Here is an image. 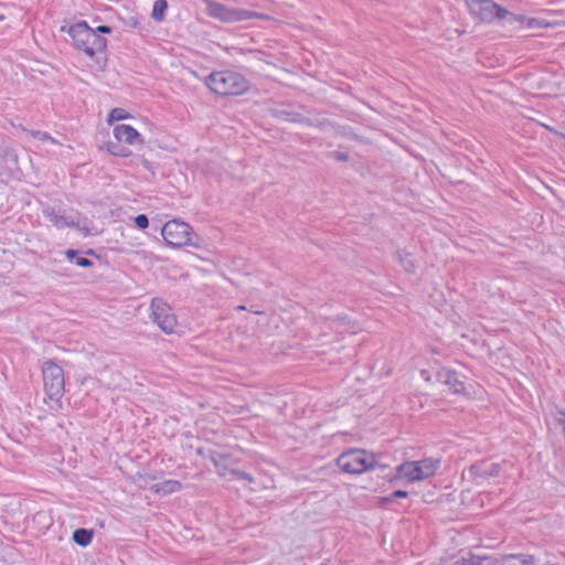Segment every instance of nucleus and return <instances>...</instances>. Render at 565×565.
Wrapping results in <instances>:
<instances>
[{"instance_id":"obj_1","label":"nucleus","mask_w":565,"mask_h":565,"mask_svg":"<svg viewBox=\"0 0 565 565\" xmlns=\"http://www.w3.org/2000/svg\"><path fill=\"white\" fill-rule=\"evenodd\" d=\"M204 84L211 92L221 96L242 95L249 88L246 77L232 70L212 72L204 77Z\"/></svg>"},{"instance_id":"obj_2","label":"nucleus","mask_w":565,"mask_h":565,"mask_svg":"<svg viewBox=\"0 0 565 565\" xmlns=\"http://www.w3.org/2000/svg\"><path fill=\"white\" fill-rule=\"evenodd\" d=\"M440 463V459L434 457L404 461L395 467V472L388 478V481L402 480L406 483H414L426 480L436 475Z\"/></svg>"},{"instance_id":"obj_3","label":"nucleus","mask_w":565,"mask_h":565,"mask_svg":"<svg viewBox=\"0 0 565 565\" xmlns=\"http://www.w3.org/2000/svg\"><path fill=\"white\" fill-rule=\"evenodd\" d=\"M67 33L73 40V45L89 57L104 53L107 47V40L97 34L86 21L71 25Z\"/></svg>"},{"instance_id":"obj_4","label":"nucleus","mask_w":565,"mask_h":565,"mask_svg":"<svg viewBox=\"0 0 565 565\" xmlns=\"http://www.w3.org/2000/svg\"><path fill=\"white\" fill-rule=\"evenodd\" d=\"M214 465L220 477L231 481L254 482V477L238 468L239 459L230 451L209 450L206 456Z\"/></svg>"},{"instance_id":"obj_5","label":"nucleus","mask_w":565,"mask_h":565,"mask_svg":"<svg viewBox=\"0 0 565 565\" xmlns=\"http://www.w3.org/2000/svg\"><path fill=\"white\" fill-rule=\"evenodd\" d=\"M205 4V13L223 23L243 22L252 19L267 20L265 13L246 10L242 8L227 7L216 0H202Z\"/></svg>"},{"instance_id":"obj_6","label":"nucleus","mask_w":565,"mask_h":565,"mask_svg":"<svg viewBox=\"0 0 565 565\" xmlns=\"http://www.w3.org/2000/svg\"><path fill=\"white\" fill-rule=\"evenodd\" d=\"M339 469L348 475H361L377 465L375 455L360 448H350L337 458Z\"/></svg>"},{"instance_id":"obj_7","label":"nucleus","mask_w":565,"mask_h":565,"mask_svg":"<svg viewBox=\"0 0 565 565\" xmlns=\"http://www.w3.org/2000/svg\"><path fill=\"white\" fill-rule=\"evenodd\" d=\"M44 391L50 399L60 401L65 391V379L63 369L52 362L47 361L42 367Z\"/></svg>"},{"instance_id":"obj_8","label":"nucleus","mask_w":565,"mask_h":565,"mask_svg":"<svg viewBox=\"0 0 565 565\" xmlns=\"http://www.w3.org/2000/svg\"><path fill=\"white\" fill-rule=\"evenodd\" d=\"M161 235L172 247L192 245V227L179 220L168 221L162 227Z\"/></svg>"},{"instance_id":"obj_9","label":"nucleus","mask_w":565,"mask_h":565,"mask_svg":"<svg viewBox=\"0 0 565 565\" xmlns=\"http://www.w3.org/2000/svg\"><path fill=\"white\" fill-rule=\"evenodd\" d=\"M150 307L153 322H156L164 333H173L177 328V318L169 303L160 298H154Z\"/></svg>"},{"instance_id":"obj_10","label":"nucleus","mask_w":565,"mask_h":565,"mask_svg":"<svg viewBox=\"0 0 565 565\" xmlns=\"http://www.w3.org/2000/svg\"><path fill=\"white\" fill-rule=\"evenodd\" d=\"M467 6L470 14L482 23H493L504 13V8L492 0H467Z\"/></svg>"},{"instance_id":"obj_11","label":"nucleus","mask_w":565,"mask_h":565,"mask_svg":"<svg viewBox=\"0 0 565 565\" xmlns=\"http://www.w3.org/2000/svg\"><path fill=\"white\" fill-rule=\"evenodd\" d=\"M43 216L56 228L63 230L66 227L77 228L81 225L79 214L66 213L60 207L52 205H44L42 207Z\"/></svg>"},{"instance_id":"obj_12","label":"nucleus","mask_w":565,"mask_h":565,"mask_svg":"<svg viewBox=\"0 0 565 565\" xmlns=\"http://www.w3.org/2000/svg\"><path fill=\"white\" fill-rule=\"evenodd\" d=\"M436 379L439 383L447 385L454 394L465 395L467 393L465 382L454 370L440 369L436 374Z\"/></svg>"},{"instance_id":"obj_13","label":"nucleus","mask_w":565,"mask_h":565,"mask_svg":"<svg viewBox=\"0 0 565 565\" xmlns=\"http://www.w3.org/2000/svg\"><path fill=\"white\" fill-rule=\"evenodd\" d=\"M113 132L118 142H125L130 146H142L145 143V139L141 134L130 125H116Z\"/></svg>"},{"instance_id":"obj_14","label":"nucleus","mask_w":565,"mask_h":565,"mask_svg":"<svg viewBox=\"0 0 565 565\" xmlns=\"http://www.w3.org/2000/svg\"><path fill=\"white\" fill-rule=\"evenodd\" d=\"M470 471L475 477L493 478L500 475L501 466L497 462H480L472 465Z\"/></svg>"},{"instance_id":"obj_15","label":"nucleus","mask_w":565,"mask_h":565,"mask_svg":"<svg viewBox=\"0 0 565 565\" xmlns=\"http://www.w3.org/2000/svg\"><path fill=\"white\" fill-rule=\"evenodd\" d=\"M150 490L159 495H169L182 490V483L179 480L169 479L151 486Z\"/></svg>"},{"instance_id":"obj_16","label":"nucleus","mask_w":565,"mask_h":565,"mask_svg":"<svg viewBox=\"0 0 565 565\" xmlns=\"http://www.w3.org/2000/svg\"><path fill=\"white\" fill-rule=\"evenodd\" d=\"M499 562L500 565H534L535 558L530 554L518 553L502 555Z\"/></svg>"},{"instance_id":"obj_17","label":"nucleus","mask_w":565,"mask_h":565,"mask_svg":"<svg viewBox=\"0 0 565 565\" xmlns=\"http://www.w3.org/2000/svg\"><path fill=\"white\" fill-rule=\"evenodd\" d=\"M498 20L502 21L503 26H510L513 30H521L522 23L524 21V15L516 14L504 9V13H500Z\"/></svg>"},{"instance_id":"obj_18","label":"nucleus","mask_w":565,"mask_h":565,"mask_svg":"<svg viewBox=\"0 0 565 565\" xmlns=\"http://www.w3.org/2000/svg\"><path fill=\"white\" fill-rule=\"evenodd\" d=\"M92 540H93V531L92 530L77 529L73 532V541L82 547L89 545Z\"/></svg>"},{"instance_id":"obj_19","label":"nucleus","mask_w":565,"mask_h":565,"mask_svg":"<svg viewBox=\"0 0 565 565\" xmlns=\"http://www.w3.org/2000/svg\"><path fill=\"white\" fill-rule=\"evenodd\" d=\"M65 256L70 262L74 263L78 267L87 268L94 265L90 259L79 256V252L76 249H67L65 252Z\"/></svg>"},{"instance_id":"obj_20","label":"nucleus","mask_w":565,"mask_h":565,"mask_svg":"<svg viewBox=\"0 0 565 565\" xmlns=\"http://www.w3.org/2000/svg\"><path fill=\"white\" fill-rule=\"evenodd\" d=\"M168 9L167 0H156L153 2L151 17L153 20L161 22L166 18V12Z\"/></svg>"},{"instance_id":"obj_21","label":"nucleus","mask_w":565,"mask_h":565,"mask_svg":"<svg viewBox=\"0 0 565 565\" xmlns=\"http://www.w3.org/2000/svg\"><path fill=\"white\" fill-rule=\"evenodd\" d=\"M396 257L405 271L411 273L415 269L416 265H415V262L409 253L404 252V250H398L396 253Z\"/></svg>"},{"instance_id":"obj_22","label":"nucleus","mask_w":565,"mask_h":565,"mask_svg":"<svg viewBox=\"0 0 565 565\" xmlns=\"http://www.w3.org/2000/svg\"><path fill=\"white\" fill-rule=\"evenodd\" d=\"M131 117H132L131 114H129L126 109L116 107V108L111 109L110 113L108 114L107 122H108V125H111L115 121L129 119Z\"/></svg>"},{"instance_id":"obj_23","label":"nucleus","mask_w":565,"mask_h":565,"mask_svg":"<svg viewBox=\"0 0 565 565\" xmlns=\"http://www.w3.org/2000/svg\"><path fill=\"white\" fill-rule=\"evenodd\" d=\"M550 24L540 18H527L524 15V21L522 23L521 30H531V29H543L547 28Z\"/></svg>"},{"instance_id":"obj_24","label":"nucleus","mask_w":565,"mask_h":565,"mask_svg":"<svg viewBox=\"0 0 565 565\" xmlns=\"http://www.w3.org/2000/svg\"><path fill=\"white\" fill-rule=\"evenodd\" d=\"M486 561H489V557L470 554L468 557H461L459 563L460 565H483Z\"/></svg>"},{"instance_id":"obj_25","label":"nucleus","mask_w":565,"mask_h":565,"mask_svg":"<svg viewBox=\"0 0 565 565\" xmlns=\"http://www.w3.org/2000/svg\"><path fill=\"white\" fill-rule=\"evenodd\" d=\"M107 149L111 154L119 157H127L130 153V151L127 148L121 147L118 141L116 143L109 142L107 145Z\"/></svg>"},{"instance_id":"obj_26","label":"nucleus","mask_w":565,"mask_h":565,"mask_svg":"<svg viewBox=\"0 0 565 565\" xmlns=\"http://www.w3.org/2000/svg\"><path fill=\"white\" fill-rule=\"evenodd\" d=\"M29 132L34 139H38L41 141H51V142L55 143V139L46 131L31 130Z\"/></svg>"},{"instance_id":"obj_27","label":"nucleus","mask_w":565,"mask_h":565,"mask_svg":"<svg viewBox=\"0 0 565 565\" xmlns=\"http://www.w3.org/2000/svg\"><path fill=\"white\" fill-rule=\"evenodd\" d=\"M407 497H408V492L407 491H405V490H395L391 494H388L387 497H384L382 499V501L385 502V503H390L394 499H402V498H407Z\"/></svg>"},{"instance_id":"obj_28","label":"nucleus","mask_w":565,"mask_h":565,"mask_svg":"<svg viewBox=\"0 0 565 565\" xmlns=\"http://www.w3.org/2000/svg\"><path fill=\"white\" fill-rule=\"evenodd\" d=\"M135 224L139 230H146L149 226V218L146 214H139L135 217Z\"/></svg>"},{"instance_id":"obj_29","label":"nucleus","mask_w":565,"mask_h":565,"mask_svg":"<svg viewBox=\"0 0 565 565\" xmlns=\"http://www.w3.org/2000/svg\"><path fill=\"white\" fill-rule=\"evenodd\" d=\"M94 31H96L97 34H108L111 32V29L108 25H99L96 29H94Z\"/></svg>"},{"instance_id":"obj_30","label":"nucleus","mask_w":565,"mask_h":565,"mask_svg":"<svg viewBox=\"0 0 565 565\" xmlns=\"http://www.w3.org/2000/svg\"><path fill=\"white\" fill-rule=\"evenodd\" d=\"M347 158H348L347 154H339V157H338V159H340V160H345Z\"/></svg>"},{"instance_id":"obj_31","label":"nucleus","mask_w":565,"mask_h":565,"mask_svg":"<svg viewBox=\"0 0 565 565\" xmlns=\"http://www.w3.org/2000/svg\"><path fill=\"white\" fill-rule=\"evenodd\" d=\"M338 321H339L340 324H342V323L345 322V318H340Z\"/></svg>"},{"instance_id":"obj_32","label":"nucleus","mask_w":565,"mask_h":565,"mask_svg":"<svg viewBox=\"0 0 565 565\" xmlns=\"http://www.w3.org/2000/svg\"><path fill=\"white\" fill-rule=\"evenodd\" d=\"M426 374L427 372L426 371H422V376L426 379Z\"/></svg>"},{"instance_id":"obj_33","label":"nucleus","mask_w":565,"mask_h":565,"mask_svg":"<svg viewBox=\"0 0 565 565\" xmlns=\"http://www.w3.org/2000/svg\"><path fill=\"white\" fill-rule=\"evenodd\" d=\"M237 309H238V310H244V309H245V307H244V306H238V307H237Z\"/></svg>"},{"instance_id":"obj_34","label":"nucleus","mask_w":565,"mask_h":565,"mask_svg":"<svg viewBox=\"0 0 565 565\" xmlns=\"http://www.w3.org/2000/svg\"><path fill=\"white\" fill-rule=\"evenodd\" d=\"M4 20V15L0 14V21Z\"/></svg>"}]
</instances>
